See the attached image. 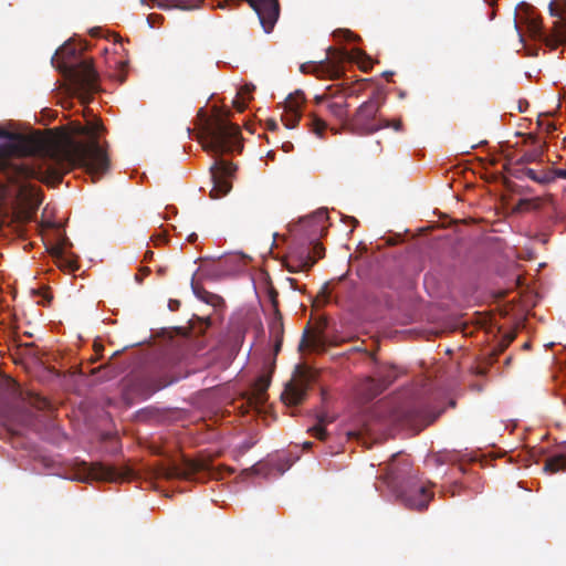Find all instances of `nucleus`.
<instances>
[{"label": "nucleus", "mask_w": 566, "mask_h": 566, "mask_svg": "<svg viewBox=\"0 0 566 566\" xmlns=\"http://www.w3.org/2000/svg\"><path fill=\"white\" fill-rule=\"evenodd\" d=\"M103 133L102 123L94 117L86 126H77L78 138L38 151L20 134L0 128V201L36 210L42 193L33 180L55 185L74 166L83 168L92 181L99 180L109 169L99 140Z\"/></svg>", "instance_id": "1"}, {"label": "nucleus", "mask_w": 566, "mask_h": 566, "mask_svg": "<svg viewBox=\"0 0 566 566\" xmlns=\"http://www.w3.org/2000/svg\"><path fill=\"white\" fill-rule=\"evenodd\" d=\"M51 402L35 394L24 392L11 378L0 376V426L15 449H23L30 459L29 469L36 474H53V458L35 448L27 433L39 431L50 421Z\"/></svg>", "instance_id": "2"}, {"label": "nucleus", "mask_w": 566, "mask_h": 566, "mask_svg": "<svg viewBox=\"0 0 566 566\" xmlns=\"http://www.w3.org/2000/svg\"><path fill=\"white\" fill-rule=\"evenodd\" d=\"M327 210L318 209L311 216L303 217L289 224L290 244L284 261L291 273L308 271L324 256L325 250L319 240L327 231Z\"/></svg>", "instance_id": "3"}, {"label": "nucleus", "mask_w": 566, "mask_h": 566, "mask_svg": "<svg viewBox=\"0 0 566 566\" xmlns=\"http://www.w3.org/2000/svg\"><path fill=\"white\" fill-rule=\"evenodd\" d=\"M441 410L436 396L426 385L403 388L389 400L381 402L376 415L380 421L399 423H423L434 421Z\"/></svg>", "instance_id": "4"}, {"label": "nucleus", "mask_w": 566, "mask_h": 566, "mask_svg": "<svg viewBox=\"0 0 566 566\" xmlns=\"http://www.w3.org/2000/svg\"><path fill=\"white\" fill-rule=\"evenodd\" d=\"M379 479L387 485L395 500L409 510H426L433 496L418 479V471L412 468L409 458L401 452L392 454L390 460L384 463Z\"/></svg>", "instance_id": "5"}, {"label": "nucleus", "mask_w": 566, "mask_h": 566, "mask_svg": "<svg viewBox=\"0 0 566 566\" xmlns=\"http://www.w3.org/2000/svg\"><path fill=\"white\" fill-rule=\"evenodd\" d=\"M178 369L179 361L174 354H156L127 377L125 389L128 395L148 399L157 391L185 378L186 375Z\"/></svg>", "instance_id": "6"}, {"label": "nucleus", "mask_w": 566, "mask_h": 566, "mask_svg": "<svg viewBox=\"0 0 566 566\" xmlns=\"http://www.w3.org/2000/svg\"><path fill=\"white\" fill-rule=\"evenodd\" d=\"M201 123L196 139L202 149L211 155H222L234 149H241V134L238 125L223 118H212L205 108H200Z\"/></svg>", "instance_id": "7"}, {"label": "nucleus", "mask_w": 566, "mask_h": 566, "mask_svg": "<svg viewBox=\"0 0 566 566\" xmlns=\"http://www.w3.org/2000/svg\"><path fill=\"white\" fill-rule=\"evenodd\" d=\"M332 36L335 45L326 50V59L332 67L325 71H346L347 65H356L359 71H370L377 64L376 60L356 45L359 38L349 29H336Z\"/></svg>", "instance_id": "8"}, {"label": "nucleus", "mask_w": 566, "mask_h": 566, "mask_svg": "<svg viewBox=\"0 0 566 566\" xmlns=\"http://www.w3.org/2000/svg\"><path fill=\"white\" fill-rule=\"evenodd\" d=\"M87 48L85 40L72 36L55 51L51 64L55 71H97Z\"/></svg>", "instance_id": "9"}, {"label": "nucleus", "mask_w": 566, "mask_h": 566, "mask_svg": "<svg viewBox=\"0 0 566 566\" xmlns=\"http://www.w3.org/2000/svg\"><path fill=\"white\" fill-rule=\"evenodd\" d=\"M57 83L66 94L77 96L83 102L101 91L99 73H61Z\"/></svg>", "instance_id": "10"}, {"label": "nucleus", "mask_w": 566, "mask_h": 566, "mask_svg": "<svg viewBox=\"0 0 566 566\" xmlns=\"http://www.w3.org/2000/svg\"><path fill=\"white\" fill-rule=\"evenodd\" d=\"M379 103L375 99L364 102L353 119V132L359 135L376 133L382 128H388L389 119L377 118Z\"/></svg>", "instance_id": "11"}, {"label": "nucleus", "mask_w": 566, "mask_h": 566, "mask_svg": "<svg viewBox=\"0 0 566 566\" xmlns=\"http://www.w3.org/2000/svg\"><path fill=\"white\" fill-rule=\"evenodd\" d=\"M245 263L247 256L242 253L224 254L203 265L202 271L209 279L219 281L241 273Z\"/></svg>", "instance_id": "12"}, {"label": "nucleus", "mask_w": 566, "mask_h": 566, "mask_svg": "<svg viewBox=\"0 0 566 566\" xmlns=\"http://www.w3.org/2000/svg\"><path fill=\"white\" fill-rule=\"evenodd\" d=\"M212 181L210 197L220 199L228 195L232 188L230 178L235 171L232 163L224 159H216L209 168Z\"/></svg>", "instance_id": "13"}, {"label": "nucleus", "mask_w": 566, "mask_h": 566, "mask_svg": "<svg viewBox=\"0 0 566 566\" xmlns=\"http://www.w3.org/2000/svg\"><path fill=\"white\" fill-rule=\"evenodd\" d=\"M302 92L295 91L294 93H290L285 98V112L283 114L282 120L286 129H293L296 127L300 118H301V107H302Z\"/></svg>", "instance_id": "14"}, {"label": "nucleus", "mask_w": 566, "mask_h": 566, "mask_svg": "<svg viewBox=\"0 0 566 566\" xmlns=\"http://www.w3.org/2000/svg\"><path fill=\"white\" fill-rule=\"evenodd\" d=\"M240 347L237 342H227L221 344L212 353V363L218 368L226 370L230 367L232 361L235 359Z\"/></svg>", "instance_id": "15"}, {"label": "nucleus", "mask_w": 566, "mask_h": 566, "mask_svg": "<svg viewBox=\"0 0 566 566\" xmlns=\"http://www.w3.org/2000/svg\"><path fill=\"white\" fill-rule=\"evenodd\" d=\"M332 74L334 75L333 80L336 81L335 85L339 87V90L334 94L342 93L343 95L346 96L358 95L364 90L367 82V80L353 81L349 77H344L343 75H345L346 73Z\"/></svg>", "instance_id": "16"}, {"label": "nucleus", "mask_w": 566, "mask_h": 566, "mask_svg": "<svg viewBox=\"0 0 566 566\" xmlns=\"http://www.w3.org/2000/svg\"><path fill=\"white\" fill-rule=\"evenodd\" d=\"M522 6H524L527 10L526 24L528 35L537 42H546L547 35L542 22L535 15L531 7L525 3H522Z\"/></svg>", "instance_id": "17"}, {"label": "nucleus", "mask_w": 566, "mask_h": 566, "mask_svg": "<svg viewBox=\"0 0 566 566\" xmlns=\"http://www.w3.org/2000/svg\"><path fill=\"white\" fill-rule=\"evenodd\" d=\"M395 377L391 375H379L376 378H369L365 385L364 395L367 399H373L382 392L392 381Z\"/></svg>", "instance_id": "18"}, {"label": "nucleus", "mask_w": 566, "mask_h": 566, "mask_svg": "<svg viewBox=\"0 0 566 566\" xmlns=\"http://www.w3.org/2000/svg\"><path fill=\"white\" fill-rule=\"evenodd\" d=\"M566 471V441L560 446V450L547 458L543 467V472L554 474Z\"/></svg>", "instance_id": "19"}, {"label": "nucleus", "mask_w": 566, "mask_h": 566, "mask_svg": "<svg viewBox=\"0 0 566 566\" xmlns=\"http://www.w3.org/2000/svg\"><path fill=\"white\" fill-rule=\"evenodd\" d=\"M514 176L517 179H522L524 177L530 178L531 180H533L539 185H548V184L555 181V176L553 175V170L537 172L535 169L522 167V168L515 169Z\"/></svg>", "instance_id": "20"}, {"label": "nucleus", "mask_w": 566, "mask_h": 566, "mask_svg": "<svg viewBox=\"0 0 566 566\" xmlns=\"http://www.w3.org/2000/svg\"><path fill=\"white\" fill-rule=\"evenodd\" d=\"M314 370L312 369H305L302 371V381L303 384L298 387H294L290 390V402L291 403H300L306 395V386L308 382H311L314 378Z\"/></svg>", "instance_id": "21"}, {"label": "nucleus", "mask_w": 566, "mask_h": 566, "mask_svg": "<svg viewBox=\"0 0 566 566\" xmlns=\"http://www.w3.org/2000/svg\"><path fill=\"white\" fill-rule=\"evenodd\" d=\"M191 291L198 300L214 307L219 306L223 302L221 296L206 291L198 283H196L193 277L191 279Z\"/></svg>", "instance_id": "22"}, {"label": "nucleus", "mask_w": 566, "mask_h": 566, "mask_svg": "<svg viewBox=\"0 0 566 566\" xmlns=\"http://www.w3.org/2000/svg\"><path fill=\"white\" fill-rule=\"evenodd\" d=\"M255 86L252 83H245L244 85L240 86L234 99V106L239 112H243L245 109L248 103L252 98V92Z\"/></svg>", "instance_id": "23"}, {"label": "nucleus", "mask_w": 566, "mask_h": 566, "mask_svg": "<svg viewBox=\"0 0 566 566\" xmlns=\"http://www.w3.org/2000/svg\"><path fill=\"white\" fill-rule=\"evenodd\" d=\"M158 475L164 479H175L186 475V472L176 463L163 464L158 468Z\"/></svg>", "instance_id": "24"}, {"label": "nucleus", "mask_w": 566, "mask_h": 566, "mask_svg": "<svg viewBox=\"0 0 566 566\" xmlns=\"http://www.w3.org/2000/svg\"><path fill=\"white\" fill-rule=\"evenodd\" d=\"M93 475L99 479H112L115 475L114 469L104 464H94L90 467Z\"/></svg>", "instance_id": "25"}, {"label": "nucleus", "mask_w": 566, "mask_h": 566, "mask_svg": "<svg viewBox=\"0 0 566 566\" xmlns=\"http://www.w3.org/2000/svg\"><path fill=\"white\" fill-rule=\"evenodd\" d=\"M551 114H541L537 119V126L545 133L551 134L554 130L557 129V125L554 120H551L549 117Z\"/></svg>", "instance_id": "26"}, {"label": "nucleus", "mask_w": 566, "mask_h": 566, "mask_svg": "<svg viewBox=\"0 0 566 566\" xmlns=\"http://www.w3.org/2000/svg\"><path fill=\"white\" fill-rule=\"evenodd\" d=\"M327 419L326 417H319L317 423L311 428L313 436L319 440H324L327 437L326 426Z\"/></svg>", "instance_id": "27"}, {"label": "nucleus", "mask_w": 566, "mask_h": 566, "mask_svg": "<svg viewBox=\"0 0 566 566\" xmlns=\"http://www.w3.org/2000/svg\"><path fill=\"white\" fill-rule=\"evenodd\" d=\"M265 464H262V463H258V464H254L252 465L251 468L249 469H244L241 473V475L243 478H248L250 475H263L265 479L269 478L270 475V472H268L265 470Z\"/></svg>", "instance_id": "28"}, {"label": "nucleus", "mask_w": 566, "mask_h": 566, "mask_svg": "<svg viewBox=\"0 0 566 566\" xmlns=\"http://www.w3.org/2000/svg\"><path fill=\"white\" fill-rule=\"evenodd\" d=\"M311 132L315 134L317 137L322 138L324 136V132L327 128V125L321 118L313 116L310 120Z\"/></svg>", "instance_id": "29"}, {"label": "nucleus", "mask_w": 566, "mask_h": 566, "mask_svg": "<svg viewBox=\"0 0 566 566\" xmlns=\"http://www.w3.org/2000/svg\"><path fill=\"white\" fill-rule=\"evenodd\" d=\"M522 455H523V462L525 463V465H528L531 463H538L539 458H541V451L533 448L531 450L523 451L518 454V457H522Z\"/></svg>", "instance_id": "30"}, {"label": "nucleus", "mask_w": 566, "mask_h": 566, "mask_svg": "<svg viewBox=\"0 0 566 566\" xmlns=\"http://www.w3.org/2000/svg\"><path fill=\"white\" fill-rule=\"evenodd\" d=\"M305 344L313 352H317L323 347V344L318 338L307 339V329H305L303 333V339L300 344V349H302Z\"/></svg>", "instance_id": "31"}, {"label": "nucleus", "mask_w": 566, "mask_h": 566, "mask_svg": "<svg viewBox=\"0 0 566 566\" xmlns=\"http://www.w3.org/2000/svg\"><path fill=\"white\" fill-rule=\"evenodd\" d=\"M270 386V378L266 375H261L258 377L255 387L259 391V399L263 400V396L268 387Z\"/></svg>", "instance_id": "32"}, {"label": "nucleus", "mask_w": 566, "mask_h": 566, "mask_svg": "<svg viewBox=\"0 0 566 566\" xmlns=\"http://www.w3.org/2000/svg\"><path fill=\"white\" fill-rule=\"evenodd\" d=\"M327 107L331 111V113L337 117H343L345 114L344 106L339 103H328Z\"/></svg>", "instance_id": "33"}, {"label": "nucleus", "mask_w": 566, "mask_h": 566, "mask_svg": "<svg viewBox=\"0 0 566 566\" xmlns=\"http://www.w3.org/2000/svg\"><path fill=\"white\" fill-rule=\"evenodd\" d=\"M514 25H515V29H516V31H517V33H518L520 41H521V42L523 43V45H524L525 53H526L527 55H534V54H535V52H534V51H532L531 49H528V48H527V45H526V44H525V42H524V38H523V34H522V33H521V31H520V27H518V24H517L516 19L514 20Z\"/></svg>", "instance_id": "34"}, {"label": "nucleus", "mask_w": 566, "mask_h": 566, "mask_svg": "<svg viewBox=\"0 0 566 566\" xmlns=\"http://www.w3.org/2000/svg\"><path fill=\"white\" fill-rule=\"evenodd\" d=\"M291 465H292L291 462H286L285 464L277 465L276 467V476L283 475L291 468Z\"/></svg>", "instance_id": "35"}, {"label": "nucleus", "mask_w": 566, "mask_h": 566, "mask_svg": "<svg viewBox=\"0 0 566 566\" xmlns=\"http://www.w3.org/2000/svg\"><path fill=\"white\" fill-rule=\"evenodd\" d=\"M553 175L555 176V180L557 178L566 179V169H564V168L554 169Z\"/></svg>", "instance_id": "36"}, {"label": "nucleus", "mask_w": 566, "mask_h": 566, "mask_svg": "<svg viewBox=\"0 0 566 566\" xmlns=\"http://www.w3.org/2000/svg\"><path fill=\"white\" fill-rule=\"evenodd\" d=\"M153 241L155 243V245H158V244H161V243H165L166 242V235L163 234V233H159L157 235H154L153 238Z\"/></svg>", "instance_id": "37"}, {"label": "nucleus", "mask_w": 566, "mask_h": 566, "mask_svg": "<svg viewBox=\"0 0 566 566\" xmlns=\"http://www.w3.org/2000/svg\"><path fill=\"white\" fill-rule=\"evenodd\" d=\"M179 306H180V301H178V300H174V298H170V300L168 301V308H169L170 311H172V312H174V311H177V310L179 308Z\"/></svg>", "instance_id": "38"}, {"label": "nucleus", "mask_w": 566, "mask_h": 566, "mask_svg": "<svg viewBox=\"0 0 566 566\" xmlns=\"http://www.w3.org/2000/svg\"><path fill=\"white\" fill-rule=\"evenodd\" d=\"M388 127H391L396 132L402 130V124H401L400 120H395V122H390L389 120V126Z\"/></svg>", "instance_id": "39"}, {"label": "nucleus", "mask_w": 566, "mask_h": 566, "mask_svg": "<svg viewBox=\"0 0 566 566\" xmlns=\"http://www.w3.org/2000/svg\"><path fill=\"white\" fill-rule=\"evenodd\" d=\"M293 148H294V145L291 142H285V143L282 144V149L285 153L292 151Z\"/></svg>", "instance_id": "40"}, {"label": "nucleus", "mask_w": 566, "mask_h": 566, "mask_svg": "<svg viewBox=\"0 0 566 566\" xmlns=\"http://www.w3.org/2000/svg\"><path fill=\"white\" fill-rule=\"evenodd\" d=\"M124 74L125 73H112V78L119 83H123L125 81Z\"/></svg>", "instance_id": "41"}, {"label": "nucleus", "mask_w": 566, "mask_h": 566, "mask_svg": "<svg viewBox=\"0 0 566 566\" xmlns=\"http://www.w3.org/2000/svg\"><path fill=\"white\" fill-rule=\"evenodd\" d=\"M154 19H163L161 15L159 14H150L148 18H147V22L149 24L150 28H154V24H153V21Z\"/></svg>", "instance_id": "42"}, {"label": "nucleus", "mask_w": 566, "mask_h": 566, "mask_svg": "<svg viewBox=\"0 0 566 566\" xmlns=\"http://www.w3.org/2000/svg\"><path fill=\"white\" fill-rule=\"evenodd\" d=\"M266 127L271 130H275L277 128V123L275 120L271 119L268 122Z\"/></svg>", "instance_id": "43"}, {"label": "nucleus", "mask_w": 566, "mask_h": 566, "mask_svg": "<svg viewBox=\"0 0 566 566\" xmlns=\"http://www.w3.org/2000/svg\"><path fill=\"white\" fill-rule=\"evenodd\" d=\"M90 33L93 36H99L101 33H102V29L101 28H93V29H91Z\"/></svg>", "instance_id": "44"}, {"label": "nucleus", "mask_w": 566, "mask_h": 566, "mask_svg": "<svg viewBox=\"0 0 566 566\" xmlns=\"http://www.w3.org/2000/svg\"><path fill=\"white\" fill-rule=\"evenodd\" d=\"M227 3L228 1L227 0H219L216 4L217 8H220V9H224L227 8Z\"/></svg>", "instance_id": "45"}, {"label": "nucleus", "mask_w": 566, "mask_h": 566, "mask_svg": "<svg viewBox=\"0 0 566 566\" xmlns=\"http://www.w3.org/2000/svg\"><path fill=\"white\" fill-rule=\"evenodd\" d=\"M252 446H253V443L245 441V442H243V443H242V447H241V448H242V450H243V451H247V450H249Z\"/></svg>", "instance_id": "46"}, {"label": "nucleus", "mask_w": 566, "mask_h": 566, "mask_svg": "<svg viewBox=\"0 0 566 566\" xmlns=\"http://www.w3.org/2000/svg\"><path fill=\"white\" fill-rule=\"evenodd\" d=\"M548 8H549V12H551V14H552V15H557V14H558V13L555 11V9H554V2H551V3H549V6H548Z\"/></svg>", "instance_id": "47"}, {"label": "nucleus", "mask_w": 566, "mask_h": 566, "mask_svg": "<svg viewBox=\"0 0 566 566\" xmlns=\"http://www.w3.org/2000/svg\"><path fill=\"white\" fill-rule=\"evenodd\" d=\"M197 238H198V237H197V234H196V233H191V234H189V235H188L187 240H188L189 242H195V241L197 240Z\"/></svg>", "instance_id": "48"}, {"label": "nucleus", "mask_w": 566, "mask_h": 566, "mask_svg": "<svg viewBox=\"0 0 566 566\" xmlns=\"http://www.w3.org/2000/svg\"><path fill=\"white\" fill-rule=\"evenodd\" d=\"M381 75H382L384 77H386V80H388V81H389V80H391V77L395 75V73L386 72V73H381Z\"/></svg>", "instance_id": "49"}, {"label": "nucleus", "mask_w": 566, "mask_h": 566, "mask_svg": "<svg viewBox=\"0 0 566 566\" xmlns=\"http://www.w3.org/2000/svg\"><path fill=\"white\" fill-rule=\"evenodd\" d=\"M115 63L118 64L120 66V69H123L125 66V62L122 60H115Z\"/></svg>", "instance_id": "50"}, {"label": "nucleus", "mask_w": 566, "mask_h": 566, "mask_svg": "<svg viewBox=\"0 0 566 566\" xmlns=\"http://www.w3.org/2000/svg\"><path fill=\"white\" fill-rule=\"evenodd\" d=\"M300 71L301 72L306 71V64L305 63L300 64Z\"/></svg>", "instance_id": "51"}, {"label": "nucleus", "mask_w": 566, "mask_h": 566, "mask_svg": "<svg viewBox=\"0 0 566 566\" xmlns=\"http://www.w3.org/2000/svg\"><path fill=\"white\" fill-rule=\"evenodd\" d=\"M290 283L292 286H294V289H297L296 287V281L294 279H289Z\"/></svg>", "instance_id": "52"}, {"label": "nucleus", "mask_w": 566, "mask_h": 566, "mask_svg": "<svg viewBox=\"0 0 566 566\" xmlns=\"http://www.w3.org/2000/svg\"><path fill=\"white\" fill-rule=\"evenodd\" d=\"M531 157H532V156H524V157L522 158V160H523V161H530V160H531Z\"/></svg>", "instance_id": "53"}, {"label": "nucleus", "mask_w": 566, "mask_h": 566, "mask_svg": "<svg viewBox=\"0 0 566 566\" xmlns=\"http://www.w3.org/2000/svg\"><path fill=\"white\" fill-rule=\"evenodd\" d=\"M348 219H349L354 224H357V220H356L355 218L349 217Z\"/></svg>", "instance_id": "54"}, {"label": "nucleus", "mask_w": 566, "mask_h": 566, "mask_svg": "<svg viewBox=\"0 0 566 566\" xmlns=\"http://www.w3.org/2000/svg\"><path fill=\"white\" fill-rule=\"evenodd\" d=\"M135 279H136V281H137V282H142L143 276H142V275H136V277H135Z\"/></svg>", "instance_id": "55"}, {"label": "nucleus", "mask_w": 566, "mask_h": 566, "mask_svg": "<svg viewBox=\"0 0 566 566\" xmlns=\"http://www.w3.org/2000/svg\"><path fill=\"white\" fill-rule=\"evenodd\" d=\"M304 447H305V448H311V447H312V443H311V442H305V443H304Z\"/></svg>", "instance_id": "56"}, {"label": "nucleus", "mask_w": 566, "mask_h": 566, "mask_svg": "<svg viewBox=\"0 0 566 566\" xmlns=\"http://www.w3.org/2000/svg\"><path fill=\"white\" fill-rule=\"evenodd\" d=\"M187 133H188V135H189V136H191L192 130L188 127V128H187Z\"/></svg>", "instance_id": "57"}, {"label": "nucleus", "mask_w": 566, "mask_h": 566, "mask_svg": "<svg viewBox=\"0 0 566 566\" xmlns=\"http://www.w3.org/2000/svg\"><path fill=\"white\" fill-rule=\"evenodd\" d=\"M525 74H526V76H527L528 78H532V73H531V72H527V73H525Z\"/></svg>", "instance_id": "58"}, {"label": "nucleus", "mask_w": 566, "mask_h": 566, "mask_svg": "<svg viewBox=\"0 0 566 566\" xmlns=\"http://www.w3.org/2000/svg\"><path fill=\"white\" fill-rule=\"evenodd\" d=\"M154 452L159 454V453H160L159 448H156V449L154 450Z\"/></svg>", "instance_id": "59"}, {"label": "nucleus", "mask_w": 566, "mask_h": 566, "mask_svg": "<svg viewBox=\"0 0 566 566\" xmlns=\"http://www.w3.org/2000/svg\"><path fill=\"white\" fill-rule=\"evenodd\" d=\"M518 108H520V112H524V106L520 105Z\"/></svg>", "instance_id": "60"}, {"label": "nucleus", "mask_w": 566, "mask_h": 566, "mask_svg": "<svg viewBox=\"0 0 566 566\" xmlns=\"http://www.w3.org/2000/svg\"><path fill=\"white\" fill-rule=\"evenodd\" d=\"M518 108H520V112H524V106L520 105Z\"/></svg>", "instance_id": "61"}, {"label": "nucleus", "mask_w": 566, "mask_h": 566, "mask_svg": "<svg viewBox=\"0 0 566 566\" xmlns=\"http://www.w3.org/2000/svg\"><path fill=\"white\" fill-rule=\"evenodd\" d=\"M151 255H153V252L148 251L147 256H151Z\"/></svg>", "instance_id": "62"}, {"label": "nucleus", "mask_w": 566, "mask_h": 566, "mask_svg": "<svg viewBox=\"0 0 566 566\" xmlns=\"http://www.w3.org/2000/svg\"><path fill=\"white\" fill-rule=\"evenodd\" d=\"M147 0H140L142 3H146Z\"/></svg>", "instance_id": "63"}]
</instances>
